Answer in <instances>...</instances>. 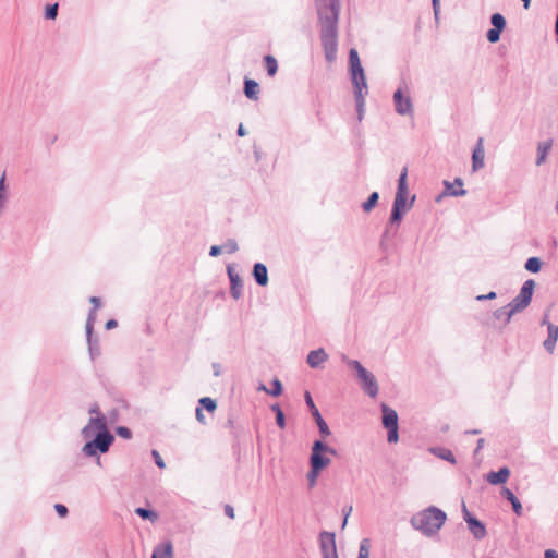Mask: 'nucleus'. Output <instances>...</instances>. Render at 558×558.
I'll return each instance as SVG.
<instances>
[{
    "label": "nucleus",
    "instance_id": "nucleus-1",
    "mask_svg": "<svg viewBox=\"0 0 558 558\" xmlns=\"http://www.w3.org/2000/svg\"><path fill=\"white\" fill-rule=\"evenodd\" d=\"M320 23V41L328 63H333L338 51L339 0H316Z\"/></svg>",
    "mask_w": 558,
    "mask_h": 558
},
{
    "label": "nucleus",
    "instance_id": "nucleus-2",
    "mask_svg": "<svg viewBox=\"0 0 558 558\" xmlns=\"http://www.w3.org/2000/svg\"><path fill=\"white\" fill-rule=\"evenodd\" d=\"M81 435L86 440L82 453L87 458H96L97 464L101 465L100 454L107 453L114 441L105 415L90 417Z\"/></svg>",
    "mask_w": 558,
    "mask_h": 558
},
{
    "label": "nucleus",
    "instance_id": "nucleus-3",
    "mask_svg": "<svg viewBox=\"0 0 558 558\" xmlns=\"http://www.w3.org/2000/svg\"><path fill=\"white\" fill-rule=\"evenodd\" d=\"M447 514L442 510L435 506H429L413 514L410 519V524L423 535L432 537L438 533L445 524Z\"/></svg>",
    "mask_w": 558,
    "mask_h": 558
},
{
    "label": "nucleus",
    "instance_id": "nucleus-4",
    "mask_svg": "<svg viewBox=\"0 0 558 558\" xmlns=\"http://www.w3.org/2000/svg\"><path fill=\"white\" fill-rule=\"evenodd\" d=\"M349 69L354 89V97H366L368 94V86L359 53L354 48L349 52Z\"/></svg>",
    "mask_w": 558,
    "mask_h": 558
},
{
    "label": "nucleus",
    "instance_id": "nucleus-5",
    "mask_svg": "<svg viewBox=\"0 0 558 558\" xmlns=\"http://www.w3.org/2000/svg\"><path fill=\"white\" fill-rule=\"evenodd\" d=\"M342 361L356 373V377L361 384L364 392L371 398H375L378 395L379 387L374 374L368 372L357 360H351L347 356L342 357Z\"/></svg>",
    "mask_w": 558,
    "mask_h": 558
},
{
    "label": "nucleus",
    "instance_id": "nucleus-6",
    "mask_svg": "<svg viewBox=\"0 0 558 558\" xmlns=\"http://www.w3.org/2000/svg\"><path fill=\"white\" fill-rule=\"evenodd\" d=\"M328 454L336 456L337 450L326 445L323 440H315L310 456V466L323 471L331 463Z\"/></svg>",
    "mask_w": 558,
    "mask_h": 558
},
{
    "label": "nucleus",
    "instance_id": "nucleus-7",
    "mask_svg": "<svg viewBox=\"0 0 558 558\" xmlns=\"http://www.w3.org/2000/svg\"><path fill=\"white\" fill-rule=\"evenodd\" d=\"M408 169L403 168L398 180V187L395 195L392 207L407 211L412 208L415 196H412L411 201L407 202L408 186H407Z\"/></svg>",
    "mask_w": 558,
    "mask_h": 558
},
{
    "label": "nucleus",
    "instance_id": "nucleus-8",
    "mask_svg": "<svg viewBox=\"0 0 558 558\" xmlns=\"http://www.w3.org/2000/svg\"><path fill=\"white\" fill-rule=\"evenodd\" d=\"M535 282L532 279L526 280L520 289L519 294L509 303L510 313H520L524 311L532 301Z\"/></svg>",
    "mask_w": 558,
    "mask_h": 558
},
{
    "label": "nucleus",
    "instance_id": "nucleus-9",
    "mask_svg": "<svg viewBox=\"0 0 558 558\" xmlns=\"http://www.w3.org/2000/svg\"><path fill=\"white\" fill-rule=\"evenodd\" d=\"M408 86L405 83L399 86L393 93L395 110L400 116L413 114V102L409 95Z\"/></svg>",
    "mask_w": 558,
    "mask_h": 558
},
{
    "label": "nucleus",
    "instance_id": "nucleus-10",
    "mask_svg": "<svg viewBox=\"0 0 558 558\" xmlns=\"http://www.w3.org/2000/svg\"><path fill=\"white\" fill-rule=\"evenodd\" d=\"M95 322H96L95 310H90L87 315L85 331H86V340H87L89 356L93 361L100 355V347H99L98 337L94 336V333H93Z\"/></svg>",
    "mask_w": 558,
    "mask_h": 558
},
{
    "label": "nucleus",
    "instance_id": "nucleus-11",
    "mask_svg": "<svg viewBox=\"0 0 558 558\" xmlns=\"http://www.w3.org/2000/svg\"><path fill=\"white\" fill-rule=\"evenodd\" d=\"M319 544L323 558H338L335 533L322 532L319 534Z\"/></svg>",
    "mask_w": 558,
    "mask_h": 558
},
{
    "label": "nucleus",
    "instance_id": "nucleus-12",
    "mask_svg": "<svg viewBox=\"0 0 558 558\" xmlns=\"http://www.w3.org/2000/svg\"><path fill=\"white\" fill-rule=\"evenodd\" d=\"M305 402H306L307 407L310 408L311 414L314 417V420L318 426L320 435L323 437L329 436L331 434V432H330L327 423L323 418L322 414L319 413L318 409L316 408V405L312 399V396L308 391L305 392Z\"/></svg>",
    "mask_w": 558,
    "mask_h": 558
},
{
    "label": "nucleus",
    "instance_id": "nucleus-13",
    "mask_svg": "<svg viewBox=\"0 0 558 558\" xmlns=\"http://www.w3.org/2000/svg\"><path fill=\"white\" fill-rule=\"evenodd\" d=\"M227 274L230 280V294L234 300H239L243 293V280L233 265L227 266Z\"/></svg>",
    "mask_w": 558,
    "mask_h": 558
},
{
    "label": "nucleus",
    "instance_id": "nucleus-14",
    "mask_svg": "<svg viewBox=\"0 0 558 558\" xmlns=\"http://www.w3.org/2000/svg\"><path fill=\"white\" fill-rule=\"evenodd\" d=\"M445 185V192L442 195H439L436 201H440V198L444 195L448 196H464L466 194V190H464L463 186V180L461 178H456L453 183H450L449 181H444Z\"/></svg>",
    "mask_w": 558,
    "mask_h": 558
},
{
    "label": "nucleus",
    "instance_id": "nucleus-15",
    "mask_svg": "<svg viewBox=\"0 0 558 558\" xmlns=\"http://www.w3.org/2000/svg\"><path fill=\"white\" fill-rule=\"evenodd\" d=\"M484 159H485V149H484V140L478 137L476 145L472 153V170L476 172L484 168Z\"/></svg>",
    "mask_w": 558,
    "mask_h": 558
},
{
    "label": "nucleus",
    "instance_id": "nucleus-16",
    "mask_svg": "<svg viewBox=\"0 0 558 558\" xmlns=\"http://www.w3.org/2000/svg\"><path fill=\"white\" fill-rule=\"evenodd\" d=\"M328 360V354L323 348L311 351L307 354L306 363L311 368H320Z\"/></svg>",
    "mask_w": 558,
    "mask_h": 558
},
{
    "label": "nucleus",
    "instance_id": "nucleus-17",
    "mask_svg": "<svg viewBox=\"0 0 558 558\" xmlns=\"http://www.w3.org/2000/svg\"><path fill=\"white\" fill-rule=\"evenodd\" d=\"M252 276L259 287H266L268 284V270L263 263L254 264Z\"/></svg>",
    "mask_w": 558,
    "mask_h": 558
},
{
    "label": "nucleus",
    "instance_id": "nucleus-18",
    "mask_svg": "<svg viewBox=\"0 0 558 558\" xmlns=\"http://www.w3.org/2000/svg\"><path fill=\"white\" fill-rule=\"evenodd\" d=\"M383 412V425L385 428L398 426V414L397 412L388 407L386 403L381 404Z\"/></svg>",
    "mask_w": 558,
    "mask_h": 558
},
{
    "label": "nucleus",
    "instance_id": "nucleus-19",
    "mask_svg": "<svg viewBox=\"0 0 558 558\" xmlns=\"http://www.w3.org/2000/svg\"><path fill=\"white\" fill-rule=\"evenodd\" d=\"M173 557V546L170 541H166L161 544H158L151 554V558H172Z\"/></svg>",
    "mask_w": 558,
    "mask_h": 558
},
{
    "label": "nucleus",
    "instance_id": "nucleus-20",
    "mask_svg": "<svg viewBox=\"0 0 558 558\" xmlns=\"http://www.w3.org/2000/svg\"><path fill=\"white\" fill-rule=\"evenodd\" d=\"M547 331H548V335H547V338L545 339L543 345H544L545 350L551 354L555 350V345L558 340V326H556L554 324H548Z\"/></svg>",
    "mask_w": 558,
    "mask_h": 558
},
{
    "label": "nucleus",
    "instance_id": "nucleus-21",
    "mask_svg": "<svg viewBox=\"0 0 558 558\" xmlns=\"http://www.w3.org/2000/svg\"><path fill=\"white\" fill-rule=\"evenodd\" d=\"M468 526L473 536L476 539H482L486 536V529L485 525L476 518H469L468 519Z\"/></svg>",
    "mask_w": 558,
    "mask_h": 558
},
{
    "label": "nucleus",
    "instance_id": "nucleus-22",
    "mask_svg": "<svg viewBox=\"0 0 558 558\" xmlns=\"http://www.w3.org/2000/svg\"><path fill=\"white\" fill-rule=\"evenodd\" d=\"M510 475V470L506 466L500 468L497 472H489L487 474V481L492 485L504 484Z\"/></svg>",
    "mask_w": 558,
    "mask_h": 558
},
{
    "label": "nucleus",
    "instance_id": "nucleus-23",
    "mask_svg": "<svg viewBox=\"0 0 558 558\" xmlns=\"http://www.w3.org/2000/svg\"><path fill=\"white\" fill-rule=\"evenodd\" d=\"M259 94V84L253 80L245 77L244 78V95L250 100H257Z\"/></svg>",
    "mask_w": 558,
    "mask_h": 558
},
{
    "label": "nucleus",
    "instance_id": "nucleus-24",
    "mask_svg": "<svg viewBox=\"0 0 558 558\" xmlns=\"http://www.w3.org/2000/svg\"><path fill=\"white\" fill-rule=\"evenodd\" d=\"M429 451L438 457L439 459H442V460H446L448 462H450L451 464H456L457 463V460L452 453L451 450L447 449V448H444V447H433L429 449Z\"/></svg>",
    "mask_w": 558,
    "mask_h": 558
},
{
    "label": "nucleus",
    "instance_id": "nucleus-25",
    "mask_svg": "<svg viewBox=\"0 0 558 558\" xmlns=\"http://www.w3.org/2000/svg\"><path fill=\"white\" fill-rule=\"evenodd\" d=\"M502 496L511 502L512 505V509L514 511V513L517 515H522V505L520 502V500L515 497V495L509 489V488H504L502 489Z\"/></svg>",
    "mask_w": 558,
    "mask_h": 558
},
{
    "label": "nucleus",
    "instance_id": "nucleus-26",
    "mask_svg": "<svg viewBox=\"0 0 558 558\" xmlns=\"http://www.w3.org/2000/svg\"><path fill=\"white\" fill-rule=\"evenodd\" d=\"M551 148V141H545L541 142L537 145V158H536V165L541 166L545 162L546 157Z\"/></svg>",
    "mask_w": 558,
    "mask_h": 558
},
{
    "label": "nucleus",
    "instance_id": "nucleus-27",
    "mask_svg": "<svg viewBox=\"0 0 558 558\" xmlns=\"http://www.w3.org/2000/svg\"><path fill=\"white\" fill-rule=\"evenodd\" d=\"M511 306L509 303L506 306L499 307L494 312V317L498 320L502 319L504 324L507 325L510 323L513 315L517 313H510Z\"/></svg>",
    "mask_w": 558,
    "mask_h": 558
},
{
    "label": "nucleus",
    "instance_id": "nucleus-28",
    "mask_svg": "<svg viewBox=\"0 0 558 558\" xmlns=\"http://www.w3.org/2000/svg\"><path fill=\"white\" fill-rule=\"evenodd\" d=\"M134 512L143 520H149L153 523L159 519V514L151 509L138 507L134 510Z\"/></svg>",
    "mask_w": 558,
    "mask_h": 558
},
{
    "label": "nucleus",
    "instance_id": "nucleus-29",
    "mask_svg": "<svg viewBox=\"0 0 558 558\" xmlns=\"http://www.w3.org/2000/svg\"><path fill=\"white\" fill-rule=\"evenodd\" d=\"M9 195L7 191L5 173L0 178V216L3 214Z\"/></svg>",
    "mask_w": 558,
    "mask_h": 558
},
{
    "label": "nucleus",
    "instance_id": "nucleus-30",
    "mask_svg": "<svg viewBox=\"0 0 558 558\" xmlns=\"http://www.w3.org/2000/svg\"><path fill=\"white\" fill-rule=\"evenodd\" d=\"M257 390L265 391L266 393L272 397H279V378L274 377L271 380V388L268 389L265 384L260 383L257 387Z\"/></svg>",
    "mask_w": 558,
    "mask_h": 558
},
{
    "label": "nucleus",
    "instance_id": "nucleus-31",
    "mask_svg": "<svg viewBox=\"0 0 558 558\" xmlns=\"http://www.w3.org/2000/svg\"><path fill=\"white\" fill-rule=\"evenodd\" d=\"M264 62H265V65H266L267 74L269 76H274L277 73V70H278V61H277V59L274 56H271V54H267V56L264 57Z\"/></svg>",
    "mask_w": 558,
    "mask_h": 558
},
{
    "label": "nucleus",
    "instance_id": "nucleus-32",
    "mask_svg": "<svg viewBox=\"0 0 558 558\" xmlns=\"http://www.w3.org/2000/svg\"><path fill=\"white\" fill-rule=\"evenodd\" d=\"M379 194L378 192H373L368 196V198L362 204V208L365 213H369L378 203Z\"/></svg>",
    "mask_w": 558,
    "mask_h": 558
},
{
    "label": "nucleus",
    "instance_id": "nucleus-33",
    "mask_svg": "<svg viewBox=\"0 0 558 558\" xmlns=\"http://www.w3.org/2000/svg\"><path fill=\"white\" fill-rule=\"evenodd\" d=\"M524 267L527 271L536 274L542 268V262L538 257H530Z\"/></svg>",
    "mask_w": 558,
    "mask_h": 558
},
{
    "label": "nucleus",
    "instance_id": "nucleus-34",
    "mask_svg": "<svg viewBox=\"0 0 558 558\" xmlns=\"http://www.w3.org/2000/svg\"><path fill=\"white\" fill-rule=\"evenodd\" d=\"M198 408L208 412H214L217 408L216 401L209 397H203L198 400Z\"/></svg>",
    "mask_w": 558,
    "mask_h": 558
},
{
    "label": "nucleus",
    "instance_id": "nucleus-35",
    "mask_svg": "<svg viewBox=\"0 0 558 558\" xmlns=\"http://www.w3.org/2000/svg\"><path fill=\"white\" fill-rule=\"evenodd\" d=\"M490 23L493 25V28H500L501 32L505 29L507 24L506 19L500 13H494L490 16Z\"/></svg>",
    "mask_w": 558,
    "mask_h": 558
},
{
    "label": "nucleus",
    "instance_id": "nucleus-36",
    "mask_svg": "<svg viewBox=\"0 0 558 558\" xmlns=\"http://www.w3.org/2000/svg\"><path fill=\"white\" fill-rule=\"evenodd\" d=\"M357 558H369V541L367 538L361 541Z\"/></svg>",
    "mask_w": 558,
    "mask_h": 558
},
{
    "label": "nucleus",
    "instance_id": "nucleus-37",
    "mask_svg": "<svg viewBox=\"0 0 558 558\" xmlns=\"http://www.w3.org/2000/svg\"><path fill=\"white\" fill-rule=\"evenodd\" d=\"M356 102L357 120L362 121L365 113V97H354Z\"/></svg>",
    "mask_w": 558,
    "mask_h": 558
},
{
    "label": "nucleus",
    "instance_id": "nucleus-38",
    "mask_svg": "<svg viewBox=\"0 0 558 558\" xmlns=\"http://www.w3.org/2000/svg\"><path fill=\"white\" fill-rule=\"evenodd\" d=\"M320 470L314 468V466H311L308 473H307V481H308V485L310 487H314L316 485V482H317V478L320 474Z\"/></svg>",
    "mask_w": 558,
    "mask_h": 558
},
{
    "label": "nucleus",
    "instance_id": "nucleus-39",
    "mask_svg": "<svg viewBox=\"0 0 558 558\" xmlns=\"http://www.w3.org/2000/svg\"><path fill=\"white\" fill-rule=\"evenodd\" d=\"M58 3L48 4L45 9V17L47 20H54L58 15Z\"/></svg>",
    "mask_w": 558,
    "mask_h": 558
},
{
    "label": "nucleus",
    "instance_id": "nucleus-40",
    "mask_svg": "<svg viewBox=\"0 0 558 558\" xmlns=\"http://www.w3.org/2000/svg\"><path fill=\"white\" fill-rule=\"evenodd\" d=\"M405 211L401 210V209H397V208H393L391 209V215H390V219H389V222L390 225H399L400 221L402 220V217H403V214Z\"/></svg>",
    "mask_w": 558,
    "mask_h": 558
},
{
    "label": "nucleus",
    "instance_id": "nucleus-41",
    "mask_svg": "<svg viewBox=\"0 0 558 558\" xmlns=\"http://www.w3.org/2000/svg\"><path fill=\"white\" fill-rule=\"evenodd\" d=\"M501 33L500 28H490L486 33V38L489 43L495 44L499 41Z\"/></svg>",
    "mask_w": 558,
    "mask_h": 558
},
{
    "label": "nucleus",
    "instance_id": "nucleus-42",
    "mask_svg": "<svg viewBox=\"0 0 558 558\" xmlns=\"http://www.w3.org/2000/svg\"><path fill=\"white\" fill-rule=\"evenodd\" d=\"M222 248H225L227 253L233 254L239 250V245L234 239H228L222 245Z\"/></svg>",
    "mask_w": 558,
    "mask_h": 558
},
{
    "label": "nucleus",
    "instance_id": "nucleus-43",
    "mask_svg": "<svg viewBox=\"0 0 558 558\" xmlns=\"http://www.w3.org/2000/svg\"><path fill=\"white\" fill-rule=\"evenodd\" d=\"M116 433L119 437L124 438V439H130L132 437V432L126 426H118L116 428Z\"/></svg>",
    "mask_w": 558,
    "mask_h": 558
},
{
    "label": "nucleus",
    "instance_id": "nucleus-44",
    "mask_svg": "<svg viewBox=\"0 0 558 558\" xmlns=\"http://www.w3.org/2000/svg\"><path fill=\"white\" fill-rule=\"evenodd\" d=\"M388 442L390 444H395L398 441L399 439V435H398V426H395V427H388Z\"/></svg>",
    "mask_w": 558,
    "mask_h": 558
},
{
    "label": "nucleus",
    "instance_id": "nucleus-45",
    "mask_svg": "<svg viewBox=\"0 0 558 558\" xmlns=\"http://www.w3.org/2000/svg\"><path fill=\"white\" fill-rule=\"evenodd\" d=\"M151 454L154 457V461H155L156 465L159 469H165L166 468V463H165L163 459L161 458V456L159 454V452L157 450H153Z\"/></svg>",
    "mask_w": 558,
    "mask_h": 558
},
{
    "label": "nucleus",
    "instance_id": "nucleus-46",
    "mask_svg": "<svg viewBox=\"0 0 558 558\" xmlns=\"http://www.w3.org/2000/svg\"><path fill=\"white\" fill-rule=\"evenodd\" d=\"M54 510L58 513V515L61 517V518H65L68 515V513H69L68 507L62 505V504H56L54 505Z\"/></svg>",
    "mask_w": 558,
    "mask_h": 558
},
{
    "label": "nucleus",
    "instance_id": "nucleus-47",
    "mask_svg": "<svg viewBox=\"0 0 558 558\" xmlns=\"http://www.w3.org/2000/svg\"><path fill=\"white\" fill-rule=\"evenodd\" d=\"M432 4H433L435 20L438 21L439 13H440V0H432Z\"/></svg>",
    "mask_w": 558,
    "mask_h": 558
},
{
    "label": "nucleus",
    "instance_id": "nucleus-48",
    "mask_svg": "<svg viewBox=\"0 0 558 558\" xmlns=\"http://www.w3.org/2000/svg\"><path fill=\"white\" fill-rule=\"evenodd\" d=\"M496 296H497V295H496V292L490 291V292H489V293H487V294H480V295H477V296H476V300H477V301L494 300V299H496Z\"/></svg>",
    "mask_w": 558,
    "mask_h": 558
},
{
    "label": "nucleus",
    "instance_id": "nucleus-49",
    "mask_svg": "<svg viewBox=\"0 0 558 558\" xmlns=\"http://www.w3.org/2000/svg\"><path fill=\"white\" fill-rule=\"evenodd\" d=\"M270 409L275 413V421H276V424L279 426V411H280L279 402L272 403L270 405Z\"/></svg>",
    "mask_w": 558,
    "mask_h": 558
},
{
    "label": "nucleus",
    "instance_id": "nucleus-50",
    "mask_svg": "<svg viewBox=\"0 0 558 558\" xmlns=\"http://www.w3.org/2000/svg\"><path fill=\"white\" fill-rule=\"evenodd\" d=\"M342 512H343V515H344L343 523H342V529H344V526L347 525V522H348V518H349V515L352 512V506L344 507L342 509Z\"/></svg>",
    "mask_w": 558,
    "mask_h": 558
},
{
    "label": "nucleus",
    "instance_id": "nucleus-51",
    "mask_svg": "<svg viewBox=\"0 0 558 558\" xmlns=\"http://www.w3.org/2000/svg\"><path fill=\"white\" fill-rule=\"evenodd\" d=\"M221 251H222V246H219V245H213L209 250V255L211 257H217L221 254Z\"/></svg>",
    "mask_w": 558,
    "mask_h": 558
},
{
    "label": "nucleus",
    "instance_id": "nucleus-52",
    "mask_svg": "<svg viewBox=\"0 0 558 558\" xmlns=\"http://www.w3.org/2000/svg\"><path fill=\"white\" fill-rule=\"evenodd\" d=\"M195 415H196V420L201 423V424H206V420H205V415L203 413V410L202 408H196L195 410Z\"/></svg>",
    "mask_w": 558,
    "mask_h": 558
},
{
    "label": "nucleus",
    "instance_id": "nucleus-53",
    "mask_svg": "<svg viewBox=\"0 0 558 558\" xmlns=\"http://www.w3.org/2000/svg\"><path fill=\"white\" fill-rule=\"evenodd\" d=\"M89 301H90V303L93 304V308H92V310H95V311H96V310L100 306V304H101L100 298H98V296H92V298L89 299Z\"/></svg>",
    "mask_w": 558,
    "mask_h": 558
},
{
    "label": "nucleus",
    "instance_id": "nucleus-54",
    "mask_svg": "<svg viewBox=\"0 0 558 558\" xmlns=\"http://www.w3.org/2000/svg\"><path fill=\"white\" fill-rule=\"evenodd\" d=\"M225 514H226L227 517H229V518L233 519V518H234V509H233V507H232V506H230V505H226V506H225Z\"/></svg>",
    "mask_w": 558,
    "mask_h": 558
},
{
    "label": "nucleus",
    "instance_id": "nucleus-55",
    "mask_svg": "<svg viewBox=\"0 0 558 558\" xmlns=\"http://www.w3.org/2000/svg\"><path fill=\"white\" fill-rule=\"evenodd\" d=\"M544 558H558V553L554 549L545 550Z\"/></svg>",
    "mask_w": 558,
    "mask_h": 558
},
{
    "label": "nucleus",
    "instance_id": "nucleus-56",
    "mask_svg": "<svg viewBox=\"0 0 558 558\" xmlns=\"http://www.w3.org/2000/svg\"><path fill=\"white\" fill-rule=\"evenodd\" d=\"M118 326V322L116 319H109L107 320L105 327L107 330H111Z\"/></svg>",
    "mask_w": 558,
    "mask_h": 558
},
{
    "label": "nucleus",
    "instance_id": "nucleus-57",
    "mask_svg": "<svg viewBox=\"0 0 558 558\" xmlns=\"http://www.w3.org/2000/svg\"><path fill=\"white\" fill-rule=\"evenodd\" d=\"M88 412H89L90 414H97V416L102 415V414L100 413V409H99V407H98V404H97V403H94V404L89 408V411H88Z\"/></svg>",
    "mask_w": 558,
    "mask_h": 558
},
{
    "label": "nucleus",
    "instance_id": "nucleus-58",
    "mask_svg": "<svg viewBox=\"0 0 558 558\" xmlns=\"http://www.w3.org/2000/svg\"><path fill=\"white\" fill-rule=\"evenodd\" d=\"M484 444H485V439H484V438H480V439L477 440V445H476V448H475L474 454H477V453L480 452V450H481V449H483Z\"/></svg>",
    "mask_w": 558,
    "mask_h": 558
},
{
    "label": "nucleus",
    "instance_id": "nucleus-59",
    "mask_svg": "<svg viewBox=\"0 0 558 558\" xmlns=\"http://www.w3.org/2000/svg\"><path fill=\"white\" fill-rule=\"evenodd\" d=\"M213 369H214V375H215V376H220L221 371H220V365H219V364L214 363V364H213Z\"/></svg>",
    "mask_w": 558,
    "mask_h": 558
},
{
    "label": "nucleus",
    "instance_id": "nucleus-60",
    "mask_svg": "<svg viewBox=\"0 0 558 558\" xmlns=\"http://www.w3.org/2000/svg\"><path fill=\"white\" fill-rule=\"evenodd\" d=\"M469 518H473V517L471 515V513L468 511L465 505L463 504V519L465 520L466 523H468Z\"/></svg>",
    "mask_w": 558,
    "mask_h": 558
},
{
    "label": "nucleus",
    "instance_id": "nucleus-61",
    "mask_svg": "<svg viewBox=\"0 0 558 558\" xmlns=\"http://www.w3.org/2000/svg\"><path fill=\"white\" fill-rule=\"evenodd\" d=\"M236 134H238L239 136H244V135H245V129H244V126H243V124H242V123H241V124H239L238 130H236Z\"/></svg>",
    "mask_w": 558,
    "mask_h": 558
},
{
    "label": "nucleus",
    "instance_id": "nucleus-62",
    "mask_svg": "<svg viewBox=\"0 0 558 558\" xmlns=\"http://www.w3.org/2000/svg\"><path fill=\"white\" fill-rule=\"evenodd\" d=\"M481 430L480 429H470V430H465V434H470V435H477L480 434Z\"/></svg>",
    "mask_w": 558,
    "mask_h": 558
},
{
    "label": "nucleus",
    "instance_id": "nucleus-63",
    "mask_svg": "<svg viewBox=\"0 0 558 558\" xmlns=\"http://www.w3.org/2000/svg\"><path fill=\"white\" fill-rule=\"evenodd\" d=\"M523 2V7L524 9H529L530 8V3H531V0H521Z\"/></svg>",
    "mask_w": 558,
    "mask_h": 558
},
{
    "label": "nucleus",
    "instance_id": "nucleus-64",
    "mask_svg": "<svg viewBox=\"0 0 558 558\" xmlns=\"http://www.w3.org/2000/svg\"><path fill=\"white\" fill-rule=\"evenodd\" d=\"M280 420H281V428H283L284 427V415H283L282 411H281Z\"/></svg>",
    "mask_w": 558,
    "mask_h": 558
}]
</instances>
